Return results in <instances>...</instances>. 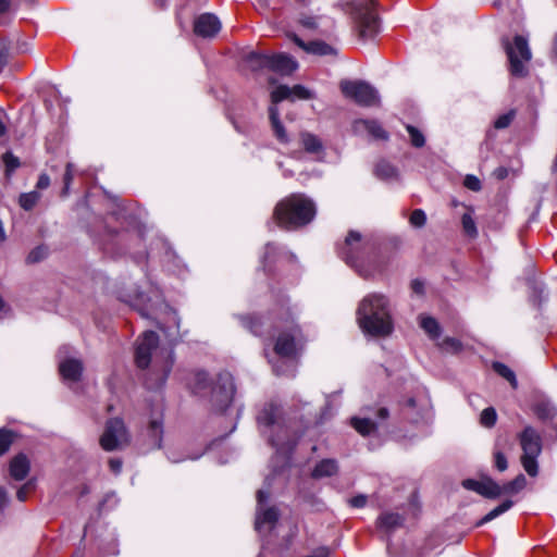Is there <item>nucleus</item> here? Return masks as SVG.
Masks as SVG:
<instances>
[{
	"instance_id": "1",
	"label": "nucleus",
	"mask_w": 557,
	"mask_h": 557,
	"mask_svg": "<svg viewBox=\"0 0 557 557\" xmlns=\"http://www.w3.org/2000/svg\"><path fill=\"white\" fill-rule=\"evenodd\" d=\"M243 325L257 336L270 335L271 329L282 331L278 333L274 345L275 354L284 360L273 362V371L276 375L295 376V358L300 345V330L294 323L289 307L282 305L278 310L265 317H243Z\"/></svg>"
},
{
	"instance_id": "2",
	"label": "nucleus",
	"mask_w": 557,
	"mask_h": 557,
	"mask_svg": "<svg viewBox=\"0 0 557 557\" xmlns=\"http://www.w3.org/2000/svg\"><path fill=\"white\" fill-rule=\"evenodd\" d=\"M159 336L153 331H146L138 337L135 347V363L146 370L145 385L150 389L164 385L174 364L173 350L159 348Z\"/></svg>"
},
{
	"instance_id": "3",
	"label": "nucleus",
	"mask_w": 557,
	"mask_h": 557,
	"mask_svg": "<svg viewBox=\"0 0 557 557\" xmlns=\"http://www.w3.org/2000/svg\"><path fill=\"white\" fill-rule=\"evenodd\" d=\"M357 321L360 329L375 337L388 336L394 329L389 301L383 294H369L359 304Z\"/></svg>"
},
{
	"instance_id": "4",
	"label": "nucleus",
	"mask_w": 557,
	"mask_h": 557,
	"mask_svg": "<svg viewBox=\"0 0 557 557\" xmlns=\"http://www.w3.org/2000/svg\"><path fill=\"white\" fill-rule=\"evenodd\" d=\"M314 215V203L301 194H294L281 200L273 212L277 225L286 230L305 226L313 220Z\"/></svg>"
},
{
	"instance_id": "5",
	"label": "nucleus",
	"mask_w": 557,
	"mask_h": 557,
	"mask_svg": "<svg viewBox=\"0 0 557 557\" xmlns=\"http://www.w3.org/2000/svg\"><path fill=\"white\" fill-rule=\"evenodd\" d=\"M280 408L274 404H267L257 416V422L261 433L265 435L270 444L278 453H288L296 444V440L289 437L287 429L280 422Z\"/></svg>"
},
{
	"instance_id": "6",
	"label": "nucleus",
	"mask_w": 557,
	"mask_h": 557,
	"mask_svg": "<svg viewBox=\"0 0 557 557\" xmlns=\"http://www.w3.org/2000/svg\"><path fill=\"white\" fill-rule=\"evenodd\" d=\"M350 7L359 38L362 40L374 38L380 30V25L373 0H352Z\"/></svg>"
},
{
	"instance_id": "7",
	"label": "nucleus",
	"mask_w": 557,
	"mask_h": 557,
	"mask_svg": "<svg viewBox=\"0 0 557 557\" xmlns=\"http://www.w3.org/2000/svg\"><path fill=\"white\" fill-rule=\"evenodd\" d=\"M519 442L522 448L521 463L530 476L537 475V458L542 453V438L539 432L532 426H525L519 434Z\"/></svg>"
},
{
	"instance_id": "8",
	"label": "nucleus",
	"mask_w": 557,
	"mask_h": 557,
	"mask_svg": "<svg viewBox=\"0 0 557 557\" xmlns=\"http://www.w3.org/2000/svg\"><path fill=\"white\" fill-rule=\"evenodd\" d=\"M341 91L362 107H376L380 104L379 91L364 81L344 79L339 84Z\"/></svg>"
},
{
	"instance_id": "9",
	"label": "nucleus",
	"mask_w": 557,
	"mask_h": 557,
	"mask_svg": "<svg viewBox=\"0 0 557 557\" xmlns=\"http://www.w3.org/2000/svg\"><path fill=\"white\" fill-rule=\"evenodd\" d=\"M505 50L509 59L510 73L517 77H523L528 74L525 64L531 60L532 53L528 40L520 35L515 36L513 44H505Z\"/></svg>"
},
{
	"instance_id": "10",
	"label": "nucleus",
	"mask_w": 557,
	"mask_h": 557,
	"mask_svg": "<svg viewBox=\"0 0 557 557\" xmlns=\"http://www.w3.org/2000/svg\"><path fill=\"white\" fill-rule=\"evenodd\" d=\"M372 247L371 242L363 238L362 235L356 231H350L345 238L344 244L338 250L339 257L350 267L358 268L359 262L368 250Z\"/></svg>"
},
{
	"instance_id": "11",
	"label": "nucleus",
	"mask_w": 557,
	"mask_h": 557,
	"mask_svg": "<svg viewBox=\"0 0 557 557\" xmlns=\"http://www.w3.org/2000/svg\"><path fill=\"white\" fill-rule=\"evenodd\" d=\"M100 446L106 451H113L129 443V435L123 420L109 419L99 440Z\"/></svg>"
},
{
	"instance_id": "12",
	"label": "nucleus",
	"mask_w": 557,
	"mask_h": 557,
	"mask_svg": "<svg viewBox=\"0 0 557 557\" xmlns=\"http://www.w3.org/2000/svg\"><path fill=\"white\" fill-rule=\"evenodd\" d=\"M235 394L234 379L228 372L219 374L211 389L210 403L212 409L223 412L232 403Z\"/></svg>"
},
{
	"instance_id": "13",
	"label": "nucleus",
	"mask_w": 557,
	"mask_h": 557,
	"mask_svg": "<svg viewBox=\"0 0 557 557\" xmlns=\"http://www.w3.org/2000/svg\"><path fill=\"white\" fill-rule=\"evenodd\" d=\"M269 498V493L259 490L257 492V511H256V521L255 528L258 532H261L264 525H268L269 529H273L280 518L278 509L275 506L264 507V503Z\"/></svg>"
},
{
	"instance_id": "14",
	"label": "nucleus",
	"mask_w": 557,
	"mask_h": 557,
	"mask_svg": "<svg viewBox=\"0 0 557 557\" xmlns=\"http://www.w3.org/2000/svg\"><path fill=\"white\" fill-rule=\"evenodd\" d=\"M462 486L490 499H495L503 495L502 486L491 478L482 480L467 479L462 481Z\"/></svg>"
},
{
	"instance_id": "15",
	"label": "nucleus",
	"mask_w": 557,
	"mask_h": 557,
	"mask_svg": "<svg viewBox=\"0 0 557 557\" xmlns=\"http://www.w3.org/2000/svg\"><path fill=\"white\" fill-rule=\"evenodd\" d=\"M221 22L216 15L212 13H203L194 22V32L198 37L212 38L221 30Z\"/></svg>"
},
{
	"instance_id": "16",
	"label": "nucleus",
	"mask_w": 557,
	"mask_h": 557,
	"mask_svg": "<svg viewBox=\"0 0 557 557\" xmlns=\"http://www.w3.org/2000/svg\"><path fill=\"white\" fill-rule=\"evenodd\" d=\"M290 39L304 51L319 55V57H325V55H336L337 50L333 46L322 41V40H313L309 42H305L300 37H298L296 34L289 35Z\"/></svg>"
},
{
	"instance_id": "17",
	"label": "nucleus",
	"mask_w": 557,
	"mask_h": 557,
	"mask_svg": "<svg viewBox=\"0 0 557 557\" xmlns=\"http://www.w3.org/2000/svg\"><path fill=\"white\" fill-rule=\"evenodd\" d=\"M269 64V70L278 73L280 75H290L297 67V62L289 55L284 53H276L265 59Z\"/></svg>"
},
{
	"instance_id": "18",
	"label": "nucleus",
	"mask_w": 557,
	"mask_h": 557,
	"mask_svg": "<svg viewBox=\"0 0 557 557\" xmlns=\"http://www.w3.org/2000/svg\"><path fill=\"white\" fill-rule=\"evenodd\" d=\"M59 371L63 380L77 382L83 373V363L75 358H66L59 363Z\"/></svg>"
},
{
	"instance_id": "19",
	"label": "nucleus",
	"mask_w": 557,
	"mask_h": 557,
	"mask_svg": "<svg viewBox=\"0 0 557 557\" xmlns=\"http://www.w3.org/2000/svg\"><path fill=\"white\" fill-rule=\"evenodd\" d=\"M30 470V462L26 455L17 454L14 456L9 465V472L12 479L15 481L24 480Z\"/></svg>"
},
{
	"instance_id": "20",
	"label": "nucleus",
	"mask_w": 557,
	"mask_h": 557,
	"mask_svg": "<svg viewBox=\"0 0 557 557\" xmlns=\"http://www.w3.org/2000/svg\"><path fill=\"white\" fill-rule=\"evenodd\" d=\"M354 127L357 132L367 131L374 139L387 140L389 138L388 133L375 120H358Z\"/></svg>"
},
{
	"instance_id": "21",
	"label": "nucleus",
	"mask_w": 557,
	"mask_h": 557,
	"mask_svg": "<svg viewBox=\"0 0 557 557\" xmlns=\"http://www.w3.org/2000/svg\"><path fill=\"white\" fill-rule=\"evenodd\" d=\"M534 411L540 420L557 431V409L553 404L541 401L535 406Z\"/></svg>"
},
{
	"instance_id": "22",
	"label": "nucleus",
	"mask_w": 557,
	"mask_h": 557,
	"mask_svg": "<svg viewBox=\"0 0 557 557\" xmlns=\"http://www.w3.org/2000/svg\"><path fill=\"white\" fill-rule=\"evenodd\" d=\"M404 523V517L395 512H383L376 520L377 529L391 533Z\"/></svg>"
},
{
	"instance_id": "23",
	"label": "nucleus",
	"mask_w": 557,
	"mask_h": 557,
	"mask_svg": "<svg viewBox=\"0 0 557 557\" xmlns=\"http://www.w3.org/2000/svg\"><path fill=\"white\" fill-rule=\"evenodd\" d=\"M269 117L275 138L282 144H288L289 137L284 125L280 120V112L277 107L272 106L269 108Z\"/></svg>"
},
{
	"instance_id": "24",
	"label": "nucleus",
	"mask_w": 557,
	"mask_h": 557,
	"mask_svg": "<svg viewBox=\"0 0 557 557\" xmlns=\"http://www.w3.org/2000/svg\"><path fill=\"white\" fill-rule=\"evenodd\" d=\"M338 466L335 459H323L317 463L312 471V478H329L337 473Z\"/></svg>"
},
{
	"instance_id": "25",
	"label": "nucleus",
	"mask_w": 557,
	"mask_h": 557,
	"mask_svg": "<svg viewBox=\"0 0 557 557\" xmlns=\"http://www.w3.org/2000/svg\"><path fill=\"white\" fill-rule=\"evenodd\" d=\"M147 435L150 441V447L153 449L161 448L162 435H163V425L162 421L158 419H153L150 421L149 426L147 429Z\"/></svg>"
},
{
	"instance_id": "26",
	"label": "nucleus",
	"mask_w": 557,
	"mask_h": 557,
	"mask_svg": "<svg viewBox=\"0 0 557 557\" xmlns=\"http://www.w3.org/2000/svg\"><path fill=\"white\" fill-rule=\"evenodd\" d=\"M300 140L304 149L309 153H319L323 151V144L321 139L312 133L301 132Z\"/></svg>"
},
{
	"instance_id": "27",
	"label": "nucleus",
	"mask_w": 557,
	"mask_h": 557,
	"mask_svg": "<svg viewBox=\"0 0 557 557\" xmlns=\"http://www.w3.org/2000/svg\"><path fill=\"white\" fill-rule=\"evenodd\" d=\"M513 506V502L510 500V499H506L504 500L502 504H499L498 506H496L494 509H492L491 511H488L482 519H480L478 522H476V527H481L494 519H496L497 517H499L500 515L505 513L506 511H508L511 507Z\"/></svg>"
},
{
	"instance_id": "28",
	"label": "nucleus",
	"mask_w": 557,
	"mask_h": 557,
	"mask_svg": "<svg viewBox=\"0 0 557 557\" xmlns=\"http://www.w3.org/2000/svg\"><path fill=\"white\" fill-rule=\"evenodd\" d=\"M420 326L432 339H436L441 335V326L438 322L426 315H420Z\"/></svg>"
},
{
	"instance_id": "29",
	"label": "nucleus",
	"mask_w": 557,
	"mask_h": 557,
	"mask_svg": "<svg viewBox=\"0 0 557 557\" xmlns=\"http://www.w3.org/2000/svg\"><path fill=\"white\" fill-rule=\"evenodd\" d=\"M397 169L389 162L382 160L375 165V175L382 180H393L397 177Z\"/></svg>"
},
{
	"instance_id": "30",
	"label": "nucleus",
	"mask_w": 557,
	"mask_h": 557,
	"mask_svg": "<svg viewBox=\"0 0 557 557\" xmlns=\"http://www.w3.org/2000/svg\"><path fill=\"white\" fill-rule=\"evenodd\" d=\"M527 485V479L523 474L517 475L512 481L505 483L502 486L503 494H517L522 491Z\"/></svg>"
},
{
	"instance_id": "31",
	"label": "nucleus",
	"mask_w": 557,
	"mask_h": 557,
	"mask_svg": "<svg viewBox=\"0 0 557 557\" xmlns=\"http://www.w3.org/2000/svg\"><path fill=\"white\" fill-rule=\"evenodd\" d=\"M351 425L363 436L375 430V423L369 418H352Z\"/></svg>"
},
{
	"instance_id": "32",
	"label": "nucleus",
	"mask_w": 557,
	"mask_h": 557,
	"mask_svg": "<svg viewBox=\"0 0 557 557\" xmlns=\"http://www.w3.org/2000/svg\"><path fill=\"white\" fill-rule=\"evenodd\" d=\"M265 59H270V55L258 52H250L246 58L247 62L250 64L251 70L253 71L269 69V64L265 62Z\"/></svg>"
},
{
	"instance_id": "33",
	"label": "nucleus",
	"mask_w": 557,
	"mask_h": 557,
	"mask_svg": "<svg viewBox=\"0 0 557 557\" xmlns=\"http://www.w3.org/2000/svg\"><path fill=\"white\" fill-rule=\"evenodd\" d=\"M493 370L500 376H503L504 379H506L510 385L516 388L517 385H518V382H517V379H516V375L513 373V371L508 368L506 364L502 363V362H494L493 363Z\"/></svg>"
},
{
	"instance_id": "34",
	"label": "nucleus",
	"mask_w": 557,
	"mask_h": 557,
	"mask_svg": "<svg viewBox=\"0 0 557 557\" xmlns=\"http://www.w3.org/2000/svg\"><path fill=\"white\" fill-rule=\"evenodd\" d=\"M14 435V432L9 429H0V456L4 455L10 449Z\"/></svg>"
},
{
	"instance_id": "35",
	"label": "nucleus",
	"mask_w": 557,
	"mask_h": 557,
	"mask_svg": "<svg viewBox=\"0 0 557 557\" xmlns=\"http://www.w3.org/2000/svg\"><path fill=\"white\" fill-rule=\"evenodd\" d=\"M461 224H462V228H463L465 233L468 236H470L472 238L478 236L476 224L472 218L471 212H466L462 214Z\"/></svg>"
},
{
	"instance_id": "36",
	"label": "nucleus",
	"mask_w": 557,
	"mask_h": 557,
	"mask_svg": "<svg viewBox=\"0 0 557 557\" xmlns=\"http://www.w3.org/2000/svg\"><path fill=\"white\" fill-rule=\"evenodd\" d=\"M40 198V194L38 191H30V193H26V194H22L20 196V206L24 209V210H32L35 205L38 202Z\"/></svg>"
},
{
	"instance_id": "37",
	"label": "nucleus",
	"mask_w": 557,
	"mask_h": 557,
	"mask_svg": "<svg viewBox=\"0 0 557 557\" xmlns=\"http://www.w3.org/2000/svg\"><path fill=\"white\" fill-rule=\"evenodd\" d=\"M497 420L496 410L493 407L485 408L480 414V423L484 428H493Z\"/></svg>"
},
{
	"instance_id": "38",
	"label": "nucleus",
	"mask_w": 557,
	"mask_h": 557,
	"mask_svg": "<svg viewBox=\"0 0 557 557\" xmlns=\"http://www.w3.org/2000/svg\"><path fill=\"white\" fill-rule=\"evenodd\" d=\"M286 99H292L290 87L287 85H280L271 92V100L274 104Z\"/></svg>"
},
{
	"instance_id": "39",
	"label": "nucleus",
	"mask_w": 557,
	"mask_h": 557,
	"mask_svg": "<svg viewBox=\"0 0 557 557\" xmlns=\"http://www.w3.org/2000/svg\"><path fill=\"white\" fill-rule=\"evenodd\" d=\"M409 135H410V143L416 148H421L425 144V138L423 134L414 126L407 125L406 126Z\"/></svg>"
},
{
	"instance_id": "40",
	"label": "nucleus",
	"mask_w": 557,
	"mask_h": 557,
	"mask_svg": "<svg viewBox=\"0 0 557 557\" xmlns=\"http://www.w3.org/2000/svg\"><path fill=\"white\" fill-rule=\"evenodd\" d=\"M441 348L447 352L456 354L461 350L462 344L455 337H446L441 343Z\"/></svg>"
},
{
	"instance_id": "41",
	"label": "nucleus",
	"mask_w": 557,
	"mask_h": 557,
	"mask_svg": "<svg viewBox=\"0 0 557 557\" xmlns=\"http://www.w3.org/2000/svg\"><path fill=\"white\" fill-rule=\"evenodd\" d=\"M3 163L5 165V172L7 174H11L13 171H15L20 166V160L17 157H15L12 152L7 151L2 156Z\"/></svg>"
},
{
	"instance_id": "42",
	"label": "nucleus",
	"mask_w": 557,
	"mask_h": 557,
	"mask_svg": "<svg viewBox=\"0 0 557 557\" xmlns=\"http://www.w3.org/2000/svg\"><path fill=\"white\" fill-rule=\"evenodd\" d=\"M47 253L48 250L45 246H38L28 253L26 262L29 264L40 262L47 257Z\"/></svg>"
},
{
	"instance_id": "43",
	"label": "nucleus",
	"mask_w": 557,
	"mask_h": 557,
	"mask_svg": "<svg viewBox=\"0 0 557 557\" xmlns=\"http://www.w3.org/2000/svg\"><path fill=\"white\" fill-rule=\"evenodd\" d=\"M410 224L414 227H422L426 222L425 212L421 209H416L410 214Z\"/></svg>"
},
{
	"instance_id": "44",
	"label": "nucleus",
	"mask_w": 557,
	"mask_h": 557,
	"mask_svg": "<svg viewBox=\"0 0 557 557\" xmlns=\"http://www.w3.org/2000/svg\"><path fill=\"white\" fill-rule=\"evenodd\" d=\"M290 95H292V100H294L296 98L297 99H310V98H312V95H311L310 90H308L302 85H295V86L290 87Z\"/></svg>"
},
{
	"instance_id": "45",
	"label": "nucleus",
	"mask_w": 557,
	"mask_h": 557,
	"mask_svg": "<svg viewBox=\"0 0 557 557\" xmlns=\"http://www.w3.org/2000/svg\"><path fill=\"white\" fill-rule=\"evenodd\" d=\"M463 184L468 189L473 191H479L482 188L481 181L474 175H467Z\"/></svg>"
},
{
	"instance_id": "46",
	"label": "nucleus",
	"mask_w": 557,
	"mask_h": 557,
	"mask_svg": "<svg viewBox=\"0 0 557 557\" xmlns=\"http://www.w3.org/2000/svg\"><path fill=\"white\" fill-rule=\"evenodd\" d=\"M512 119L513 114L511 112L503 114L494 122V126L498 129L506 128L510 125Z\"/></svg>"
},
{
	"instance_id": "47",
	"label": "nucleus",
	"mask_w": 557,
	"mask_h": 557,
	"mask_svg": "<svg viewBox=\"0 0 557 557\" xmlns=\"http://www.w3.org/2000/svg\"><path fill=\"white\" fill-rule=\"evenodd\" d=\"M11 53L10 48L5 44L0 45V71H2L10 60Z\"/></svg>"
},
{
	"instance_id": "48",
	"label": "nucleus",
	"mask_w": 557,
	"mask_h": 557,
	"mask_svg": "<svg viewBox=\"0 0 557 557\" xmlns=\"http://www.w3.org/2000/svg\"><path fill=\"white\" fill-rule=\"evenodd\" d=\"M495 467L499 471H505L508 468L507 458L502 451L494 453Z\"/></svg>"
},
{
	"instance_id": "49",
	"label": "nucleus",
	"mask_w": 557,
	"mask_h": 557,
	"mask_svg": "<svg viewBox=\"0 0 557 557\" xmlns=\"http://www.w3.org/2000/svg\"><path fill=\"white\" fill-rule=\"evenodd\" d=\"M34 487L33 481L26 482L23 486H21L16 492V497L20 502H25L27 498L28 492Z\"/></svg>"
},
{
	"instance_id": "50",
	"label": "nucleus",
	"mask_w": 557,
	"mask_h": 557,
	"mask_svg": "<svg viewBox=\"0 0 557 557\" xmlns=\"http://www.w3.org/2000/svg\"><path fill=\"white\" fill-rule=\"evenodd\" d=\"M349 505L354 508H363L367 504V496L359 494L348 500Z\"/></svg>"
},
{
	"instance_id": "51",
	"label": "nucleus",
	"mask_w": 557,
	"mask_h": 557,
	"mask_svg": "<svg viewBox=\"0 0 557 557\" xmlns=\"http://www.w3.org/2000/svg\"><path fill=\"white\" fill-rule=\"evenodd\" d=\"M275 252H276V247L273 244L269 243V244L265 245V251H264V255L262 257V263L264 264V267H267L268 260L272 256H274Z\"/></svg>"
},
{
	"instance_id": "52",
	"label": "nucleus",
	"mask_w": 557,
	"mask_h": 557,
	"mask_svg": "<svg viewBox=\"0 0 557 557\" xmlns=\"http://www.w3.org/2000/svg\"><path fill=\"white\" fill-rule=\"evenodd\" d=\"M299 23L304 27L309 28V29H314L318 26V23H317V21H315V18L313 16H302L299 20Z\"/></svg>"
},
{
	"instance_id": "53",
	"label": "nucleus",
	"mask_w": 557,
	"mask_h": 557,
	"mask_svg": "<svg viewBox=\"0 0 557 557\" xmlns=\"http://www.w3.org/2000/svg\"><path fill=\"white\" fill-rule=\"evenodd\" d=\"M9 504V496L4 487L0 486V516Z\"/></svg>"
},
{
	"instance_id": "54",
	"label": "nucleus",
	"mask_w": 557,
	"mask_h": 557,
	"mask_svg": "<svg viewBox=\"0 0 557 557\" xmlns=\"http://www.w3.org/2000/svg\"><path fill=\"white\" fill-rule=\"evenodd\" d=\"M72 180H73L72 164L67 163L66 171H65V174L63 177L65 191L69 189Z\"/></svg>"
},
{
	"instance_id": "55",
	"label": "nucleus",
	"mask_w": 557,
	"mask_h": 557,
	"mask_svg": "<svg viewBox=\"0 0 557 557\" xmlns=\"http://www.w3.org/2000/svg\"><path fill=\"white\" fill-rule=\"evenodd\" d=\"M411 289L417 295H423L424 293V283L418 278L411 282Z\"/></svg>"
},
{
	"instance_id": "56",
	"label": "nucleus",
	"mask_w": 557,
	"mask_h": 557,
	"mask_svg": "<svg viewBox=\"0 0 557 557\" xmlns=\"http://www.w3.org/2000/svg\"><path fill=\"white\" fill-rule=\"evenodd\" d=\"M109 467L113 473L119 474L122 470V461L120 459L112 458L109 460Z\"/></svg>"
},
{
	"instance_id": "57",
	"label": "nucleus",
	"mask_w": 557,
	"mask_h": 557,
	"mask_svg": "<svg viewBox=\"0 0 557 557\" xmlns=\"http://www.w3.org/2000/svg\"><path fill=\"white\" fill-rule=\"evenodd\" d=\"M493 176L497 180H505L508 176V169L505 166H498L493 171Z\"/></svg>"
},
{
	"instance_id": "58",
	"label": "nucleus",
	"mask_w": 557,
	"mask_h": 557,
	"mask_svg": "<svg viewBox=\"0 0 557 557\" xmlns=\"http://www.w3.org/2000/svg\"><path fill=\"white\" fill-rule=\"evenodd\" d=\"M50 185V177L47 174H41L37 182V188L46 189Z\"/></svg>"
},
{
	"instance_id": "59",
	"label": "nucleus",
	"mask_w": 557,
	"mask_h": 557,
	"mask_svg": "<svg viewBox=\"0 0 557 557\" xmlns=\"http://www.w3.org/2000/svg\"><path fill=\"white\" fill-rule=\"evenodd\" d=\"M196 379L198 382V386L196 388L198 391L202 387V384H205L208 381V374L206 372H199L196 374Z\"/></svg>"
},
{
	"instance_id": "60",
	"label": "nucleus",
	"mask_w": 557,
	"mask_h": 557,
	"mask_svg": "<svg viewBox=\"0 0 557 557\" xmlns=\"http://www.w3.org/2000/svg\"><path fill=\"white\" fill-rule=\"evenodd\" d=\"M329 556V549L325 547H321L315 549L311 555H308L306 557H327Z\"/></svg>"
},
{
	"instance_id": "61",
	"label": "nucleus",
	"mask_w": 557,
	"mask_h": 557,
	"mask_svg": "<svg viewBox=\"0 0 557 557\" xmlns=\"http://www.w3.org/2000/svg\"><path fill=\"white\" fill-rule=\"evenodd\" d=\"M5 116L4 111L0 108V137H2L7 133V126L3 122V117Z\"/></svg>"
},
{
	"instance_id": "62",
	"label": "nucleus",
	"mask_w": 557,
	"mask_h": 557,
	"mask_svg": "<svg viewBox=\"0 0 557 557\" xmlns=\"http://www.w3.org/2000/svg\"><path fill=\"white\" fill-rule=\"evenodd\" d=\"M12 0H0V14L9 11Z\"/></svg>"
},
{
	"instance_id": "63",
	"label": "nucleus",
	"mask_w": 557,
	"mask_h": 557,
	"mask_svg": "<svg viewBox=\"0 0 557 557\" xmlns=\"http://www.w3.org/2000/svg\"><path fill=\"white\" fill-rule=\"evenodd\" d=\"M377 414L381 419H386L388 417V410L386 408H380Z\"/></svg>"
},
{
	"instance_id": "64",
	"label": "nucleus",
	"mask_w": 557,
	"mask_h": 557,
	"mask_svg": "<svg viewBox=\"0 0 557 557\" xmlns=\"http://www.w3.org/2000/svg\"><path fill=\"white\" fill-rule=\"evenodd\" d=\"M554 53L557 55V33L554 39Z\"/></svg>"
}]
</instances>
